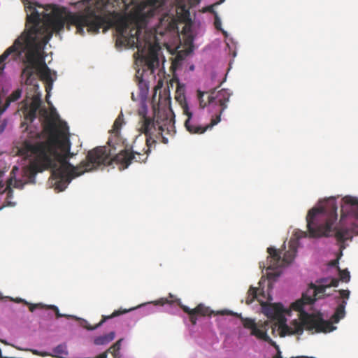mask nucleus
I'll use <instances>...</instances> for the list:
<instances>
[{
	"mask_svg": "<svg viewBox=\"0 0 358 358\" xmlns=\"http://www.w3.org/2000/svg\"><path fill=\"white\" fill-rule=\"evenodd\" d=\"M122 341V339L118 340L106 352L100 354L96 358H107L108 352L111 353L113 358H121L120 350L121 348Z\"/></svg>",
	"mask_w": 358,
	"mask_h": 358,
	"instance_id": "6ab92c4d",
	"label": "nucleus"
},
{
	"mask_svg": "<svg viewBox=\"0 0 358 358\" xmlns=\"http://www.w3.org/2000/svg\"><path fill=\"white\" fill-rule=\"evenodd\" d=\"M305 358H309V357H306ZM310 358H315V357H310Z\"/></svg>",
	"mask_w": 358,
	"mask_h": 358,
	"instance_id": "58836bf2",
	"label": "nucleus"
},
{
	"mask_svg": "<svg viewBox=\"0 0 358 358\" xmlns=\"http://www.w3.org/2000/svg\"><path fill=\"white\" fill-rule=\"evenodd\" d=\"M347 302L345 300H343L341 303L338 306L336 309V312L333 316V318L336 322H338L341 319L345 316V308Z\"/></svg>",
	"mask_w": 358,
	"mask_h": 358,
	"instance_id": "4be33fe9",
	"label": "nucleus"
},
{
	"mask_svg": "<svg viewBox=\"0 0 358 358\" xmlns=\"http://www.w3.org/2000/svg\"><path fill=\"white\" fill-rule=\"evenodd\" d=\"M257 289L253 287H250L248 292V299L246 300V303L248 304H250L253 302V301L257 298Z\"/></svg>",
	"mask_w": 358,
	"mask_h": 358,
	"instance_id": "b1692460",
	"label": "nucleus"
},
{
	"mask_svg": "<svg viewBox=\"0 0 358 358\" xmlns=\"http://www.w3.org/2000/svg\"><path fill=\"white\" fill-rule=\"evenodd\" d=\"M115 338V332L111 331L107 334L99 336L94 338V344L98 345H106L112 341Z\"/></svg>",
	"mask_w": 358,
	"mask_h": 358,
	"instance_id": "412c9836",
	"label": "nucleus"
},
{
	"mask_svg": "<svg viewBox=\"0 0 358 358\" xmlns=\"http://www.w3.org/2000/svg\"><path fill=\"white\" fill-rule=\"evenodd\" d=\"M36 115H37V112L34 113L33 110L29 108V110L27 115H26V118L27 120H29L31 122H32L36 117Z\"/></svg>",
	"mask_w": 358,
	"mask_h": 358,
	"instance_id": "cd10ccee",
	"label": "nucleus"
},
{
	"mask_svg": "<svg viewBox=\"0 0 358 358\" xmlns=\"http://www.w3.org/2000/svg\"><path fill=\"white\" fill-rule=\"evenodd\" d=\"M221 315H233L241 320L244 328L250 329V334L257 337L258 339L264 341L271 343L272 345L278 348L275 343L268 336L267 331L268 329L269 322L266 321L264 322L256 323L255 320L249 317H243L241 314L234 313L231 310H224L221 311Z\"/></svg>",
	"mask_w": 358,
	"mask_h": 358,
	"instance_id": "9b49d317",
	"label": "nucleus"
},
{
	"mask_svg": "<svg viewBox=\"0 0 358 358\" xmlns=\"http://www.w3.org/2000/svg\"><path fill=\"white\" fill-rule=\"evenodd\" d=\"M322 285L320 286L311 283L306 292L303 294L301 299L292 304L293 310L300 312L301 322L294 320L291 326L282 325V336L286 334L301 335L304 329L316 333H327L335 329L331 322L323 320L320 313H308L304 310L306 305H311L317 299H320L324 294L327 287H338L339 280L336 278L322 279Z\"/></svg>",
	"mask_w": 358,
	"mask_h": 358,
	"instance_id": "20e7f679",
	"label": "nucleus"
},
{
	"mask_svg": "<svg viewBox=\"0 0 358 358\" xmlns=\"http://www.w3.org/2000/svg\"><path fill=\"white\" fill-rule=\"evenodd\" d=\"M221 24H222V23H221L220 18L216 15L215 17V22H214V25H215V29L217 30H222Z\"/></svg>",
	"mask_w": 358,
	"mask_h": 358,
	"instance_id": "c756f323",
	"label": "nucleus"
},
{
	"mask_svg": "<svg viewBox=\"0 0 358 358\" xmlns=\"http://www.w3.org/2000/svg\"><path fill=\"white\" fill-rule=\"evenodd\" d=\"M166 0H131L130 3L123 1L122 11L130 12L143 22L153 17Z\"/></svg>",
	"mask_w": 358,
	"mask_h": 358,
	"instance_id": "1a4fd4ad",
	"label": "nucleus"
},
{
	"mask_svg": "<svg viewBox=\"0 0 358 358\" xmlns=\"http://www.w3.org/2000/svg\"><path fill=\"white\" fill-rule=\"evenodd\" d=\"M297 240H290L289 243V250L284 253L282 258L281 251L274 248L269 247L267 252L269 256L267 257V270H274L278 268L285 266L292 263L297 252Z\"/></svg>",
	"mask_w": 358,
	"mask_h": 358,
	"instance_id": "9d476101",
	"label": "nucleus"
},
{
	"mask_svg": "<svg viewBox=\"0 0 358 358\" xmlns=\"http://www.w3.org/2000/svg\"><path fill=\"white\" fill-rule=\"evenodd\" d=\"M118 35H120V34H118ZM121 40L124 41V38H120V36H118V38H117V41H116V43H118V41H121ZM122 42L124 43V41H122ZM125 44L127 45V43H125Z\"/></svg>",
	"mask_w": 358,
	"mask_h": 358,
	"instance_id": "c9c22d12",
	"label": "nucleus"
},
{
	"mask_svg": "<svg viewBox=\"0 0 358 358\" xmlns=\"http://www.w3.org/2000/svg\"><path fill=\"white\" fill-rule=\"evenodd\" d=\"M339 277L340 280L343 282H348L350 281V272L348 270H341L339 269Z\"/></svg>",
	"mask_w": 358,
	"mask_h": 358,
	"instance_id": "a878e982",
	"label": "nucleus"
},
{
	"mask_svg": "<svg viewBox=\"0 0 358 358\" xmlns=\"http://www.w3.org/2000/svg\"><path fill=\"white\" fill-rule=\"evenodd\" d=\"M178 304L180 308L189 316V320L193 325L196 324L197 316H209L212 314V310L208 307L200 303L196 308L190 309L187 306L181 303L180 299H178Z\"/></svg>",
	"mask_w": 358,
	"mask_h": 358,
	"instance_id": "2eb2a0df",
	"label": "nucleus"
},
{
	"mask_svg": "<svg viewBox=\"0 0 358 358\" xmlns=\"http://www.w3.org/2000/svg\"><path fill=\"white\" fill-rule=\"evenodd\" d=\"M117 31L120 37L124 38V42L131 48H136L138 55L144 62L147 69L154 73L159 66V52L160 47L158 44H152L150 41H141V28L134 26L130 27L124 19H121L117 26Z\"/></svg>",
	"mask_w": 358,
	"mask_h": 358,
	"instance_id": "39448f33",
	"label": "nucleus"
},
{
	"mask_svg": "<svg viewBox=\"0 0 358 358\" xmlns=\"http://www.w3.org/2000/svg\"><path fill=\"white\" fill-rule=\"evenodd\" d=\"M41 101L40 99L34 98L30 104L29 108L32 109L34 113L38 112L41 107Z\"/></svg>",
	"mask_w": 358,
	"mask_h": 358,
	"instance_id": "bb28decb",
	"label": "nucleus"
},
{
	"mask_svg": "<svg viewBox=\"0 0 358 358\" xmlns=\"http://www.w3.org/2000/svg\"><path fill=\"white\" fill-rule=\"evenodd\" d=\"M53 355L50 356L57 358H66L68 355L67 347L65 344H60L52 350Z\"/></svg>",
	"mask_w": 358,
	"mask_h": 358,
	"instance_id": "aec40b11",
	"label": "nucleus"
},
{
	"mask_svg": "<svg viewBox=\"0 0 358 358\" xmlns=\"http://www.w3.org/2000/svg\"><path fill=\"white\" fill-rule=\"evenodd\" d=\"M262 310H263V313L264 314L268 317V318H270L271 320H279L280 322V326H279V329H280V335L281 337H284L286 335H290L289 334H286L285 335L282 336V325H286L285 321L284 320V317H283V313L285 311L284 308H283V306L281 303H262ZM295 320H294L293 321L291 322L289 326L292 325V323ZM297 321V320H296ZM298 322H301V320L299 319V320H298ZM289 327V325H288Z\"/></svg>",
	"mask_w": 358,
	"mask_h": 358,
	"instance_id": "ddd939ff",
	"label": "nucleus"
},
{
	"mask_svg": "<svg viewBox=\"0 0 358 358\" xmlns=\"http://www.w3.org/2000/svg\"><path fill=\"white\" fill-rule=\"evenodd\" d=\"M138 129L145 135L144 145L143 139L136 137L131 148H128L127 145H124V141L120 136V141L117 142L122 147H117L120 150L115 157L116 164L120 165V169H127L134 161L145 162L151 149L155 148L158 141L167 144L169 137L173 136L175 134L173 126L170 120H166V123L160 124L145 114L139 121Z\"/></svg>",
	"mask_w": 358,
	"mask_h": 358,
	"instance_id": "7ed1b4c3",
	"label": "nucleus"
},
{
	"mask_svg": "<svg viewBox=\"0 0 358 358\" xmlns=\"http://www.w3.org/2000/svg\"><path fill=\"white\" fill-rule=\"evenodd\" d=\"M138 85L141 89L145 88V90H148L147 84L143 79H139Z\"/></svg>",
	"mask_w": 358,
	"mask_h": 358,
	"instance_id": "473e14b6",
	"label": "nucleus"
},
{
	"mask_svg": "<svg viewBox=\"0 0 358 358\" xmlns=\"http://www.w3.org/2000/svg\"><path fill=\"white\" fill-rule=\"evenodd\" d=\"M306 233L304 231H300V236H297V238H301L302 237H306Z\"/></svg>",
	"mask_w": 358,
	"mask_h": 358,
	"instance_id": "72a5a7b5",
	"label": "nucleus"
},
{
	"mask_svg": "<svg viewBox=\"0 0 358 358\" xmlns=\"http://www.w3.org/2000/svg\"><path fill=\"white\" fill-rule=\"evenodd\" d=\"M217 101L220 103V110L219 114H217L215 117H213L210 124L202 127L197 124V122L192 119V113L189 111V107L187 104L182 106L183 113L187 116V120L185 121V127L186 129L192 134H203L206 130L211 129L213 126L217 124L221 120V115L227 108V103L229 101V94L222 90L217 96H215ZM209 101L214 99L213 96H209Z\"/></svg>",
	"mask_w": 358,
	"mask_h": 358,
	"instance_id": "6e6552de",
	"label": "nucleus"
},
{
	"mask_svg": "<svg viewBox=\"0 0 358 358\" xmlns=\"http://www.w3.org/2000/svg\"><path fill=\"white\" fill-rule=\"evenodd\" d=\"M15 301L17 303L23 302L25 304L28 305L29 309L31 312H34L37 308H41V309L45 308V306H46L45 305H43L42 303H35V304L29 303L22 299H17L15 300Z\"/></svg>",
	"mask_w": 358,
	"mask_h": 358,
	"instance_id": "5701e85b",
	"label": "nucleus"
},
{
	"mask_svg": "<svg viewBox=\"0 0 358 358\" xmlns=\"http://www.w3.org/2000/svg\"><path fill=\"white\" fill-rule=\"evenodd\" d=\"M40 113L43 115V116H45L47 115V110L46 109H42L40 111Z\"/></svg>",
	"mask_w": 358,
	"mask_h": 358,
	"instance_id": "f704fd0d",
	"label": "nucleus"
},
{
	"mask_svg": "<svg viewBox=\"0 0 358 358\" xmlns=\"http://www.w3.org/2000/svg\"><path fill=\"white\" fill-rule=\"evenodd\" d=\"M31 352H32L34 355H40V356H42V357L48 356V355H50V354H49V353H47V352H39V351H38L37 350H31Z\"/></svg>",
	"mask_w": 358,
	"mask_h": 358,
	"instance_id": "2f4dec72",
	"label": "nucleus"
},
{
	"mask_svg": "<svg viewBox=\"0 0 358 358\" xmlns=\"http://www.w3.org/2000/svg\"><path fill=\"white\" fill-rule=\"evenodd\" d=\"M0 299H2L1 293L0 292Z\"/></svg>",
	"mask_w": 358,
	"mask_h": 358,
	"instance_id": "4c0bfd02",
	"label": "nucleus"
},
{
	"mask_svg": "<svg viewBox=\"0 0 358 358\" xmlns=\"http://www.w3.org/2000/svg\"><path fill=\"white\" fill-rule=\"evenodd\" d=\"M45 309H50V310H52L55 313V315H56V317L57 318H60V317H66V318H70L71 317V315H66V314H61L59 313V310L58 309V308L55 306V305H49V306H45Z\"/></svg>",
	"mask_w": 358,
	"mask_h": 358,
	"instance_id": "393cba45",
	"label": "nucleus"
},
{
	"mask_svg": "<svg viewBox=\"0 0 358 358\" xmlns=\"http://www.w3.org/2000/svg\"><path fill=\"white\" fill-rule=\"evenodd\" d=\"M12 182V178L8 180L7 184L0 180V210L4 207H14L16 204L12 201L13 197V191L10 187Z\"/></svg>",
	"mask_w": 358,
	"mask_h": 358,
	"instance_id": "4468645a",
	"label": "nucleus"
},
{
	"mask_svg": "<svg viewBox=\"0 0 358 358\" xmlns=\"http://www.w3.org/2000/svg\"><path fill=\"white\" fill-rule=\"evenodd\" d=\"M165 303H171V301H169L167 299H161L155 302L156 305L163 306Z\"/></svg>",
	"mask_w": 358,
	"mask_h": 358,
	"instance_id": "7c9ffc66",
	"label": "nucleus"
},
{
	"mask_svg": "<svg viewBox=\"0 0 358 358\" xmlns=\"http://www.w3.org/2000/svg\"><path fill=\"white\" fill-rule=\"evenodd\" d=\"M41 52H40L38 53V55L36 57L35 64L31 65V69H28V71H27L26 69L28 66L31 65L29 62L26 61L27 54V50L21 52V54L19 57L16 55L15 52H12L7 55V58L9 56H10V59L13 61L20 60L24 65V67L22 69V71L21 78L24 81V84L27 85H33L38 87V76L42 80H45L47 83H51L52 82L50 70L44 62V59L41 56Z\"/></svg>",
	"mask_w": 358,
	"mask_h": 358,
	"instance_id": "0eeeda50",
	"label": "nucleus"
},
{
	"mask_svg": "<svg viewBox=\"0 0 358 358\" xmlns=\"http://www.w3.org/2000/svg\"><path fill=\"white\" fill-rule=\"evenodd\" d=\"M341 295V297H342L344 299H348L350 296V291L347 289H341L338 291Z\"/></svg>",
	"mask_w": 358,
	"mask_h": 358,
	"instance_id": "c85d7f7f",
	"label": "nucleus"
},
{
	"mask_svg": "<svg viewBox=\"0 0 358 358\" xmlns=\"http://www.w3.org/2000/svg\"><path fill=\"white\" fill-rule=\"evenodd\" d=\"M131 310L132 309H128V310L127 309H120L117 310H115L110 315H108V316L103 315L102 320L99 323H97L95 326L87 325V326H85V328L88 330H94V329H97L98 327H99L100 326H101L103 324V323H104L107 320L120 316V315L127 313Z\"/></svg>",
	"mask_w": 358,
	"mask_h": 358,
	"instance_id": "a211bd4d",
	"label": "nucleus"
},
{
	"mask_svg": "<svg viewBox=\"0 0 358 358\" xmlns=\"http://www.w3.org/2000/svg\"><path fill=\"white\" fill-rule=\"evenodd\" d=\"M24 7L27 12L25 28L14 41L13 45L0 56V63L6 59L7 55L12 52H15L16 55L19 57L21 52L27 50L26 61L29 62L30 65H33L36 62L37 55L40 52H43L52 34L62 31L66 24L68 27L75 26L77 32L83 35L85 27H87L88 32L98 33L105 24L111 25L113 20L122 17L121 13L118 11L106 13L103 10L101 15H96L94 12L87 14L70 13L64 18L59 15L47 13L43 7L39 6L38 9L33 3H25ZM31 66H28L26 70L31 69Z\"/></svg>",
	"mask_w": 358,
	"mask_h": 358,
	"instance_id": "f03ea898",
	"label": "nucleus"
},
{
	"mask_svg": "<svg viewBox=\"0 0 358 358\" xmlns=\"http://www.w3.org/2000/svg\"><path fill=\"white\" fill-rule=\"evenodd\" d=\"M222 90L227 91L229 94V98L231 97V93L228 90H226V89H222V90H219L217 92H216L215 89H213V90L210 91V93L203 92L201 91H198V99L199 101L200 106L201 108H204L208 104H209V105H213H213H215V106H219V109L217 110V114H219V111L220 110V103L218 101H217L215 98L213 99L210 101H209V99L208 98H209V96H213L214 97L217 96L218 93H220Z\"/></svg>",
	"mask_w": 358,
	"mask_h": 358,
	"instance_id": "dca6fc26",
	"label": "nucleus"
},
{
	"mask_svg": "<svg viewBox=\"0 0 358 358\" xmlns=\"http://www.w3.org/2000/svg\"><path fill=\"white\" fill-rule=\"evenodd\" d=\"M342 219L347 217L348 222L352 225V231L358 234V198L345 196L342 199Z\"/></svg>",
	"mask_w": 358,
	"mask_h": 358,
	"instance_id": "f8f14e48",
	"label": "nucleus"
},
{
	"mask_svg": "<svg viewBox=\"0 0 358 358\" xmlns=\"http://www.w3.org/2000/svg\"><path fill=\"white\" fill-rule=\"evenodd\" d=\"M59 115L52 111L45 118V131L48 134L44 141L34 143L24 142L19 152L25 157L30 158L31 169L35 172H42L51 169L52 184L59 192L64 191L71 180L85 172L92 171L113 162L116 164L115 157L117 147H122L120 133L124 124L121 113L114 122L111 137L108 139L109 148L96 147L87 152L86 160L74 166L69 159L73 156L70 152L71 143L69 127L65 122H59Z\"/></svg>",
	"mask_w": 358,
	"mask_h": 358,
	"instance_id": "f257e3e1",
	"label": "nucleus"
},
{
	"mask_svg": "<svg viewBox=\"0 0 358 358\" xmlns=\"http://www.w3.org/2000/svg\"><path fill=\"white\" fill-rule=\"evenodd\" d=\"M328 205L330 208L329 215H326L324 208H313L308 211L306 221L310 237L329 236L332 226L337 220V206L334 199L328 201Z\"/></svg>",
	"mask_w": 358,
	"mask_h": 358,
	"instance_id": "423d86ee",
	"label": "nucleus"
},
{
	"mask_svg": "<svg viewBox=\"0 0 358 358\" xmlns=\"http://www.w3.org/2000/svg\"><path fill=\"white\" fill-rule=\"evenodd\" d=\"M19 182H18V181H16V180H15V185H14V187H20V185H19Z\"/></svg>",
	"mask_w": 358,
	"mask_h": 358,
	"instance_id": "e433bc0d",
	"label": "nucleus"
},
{
	"mask_svg": "<svg viewBox=\"0 0 358 358\" xmlns=\"http://www.w3.org/2000/svg\"><path fill=\"white\" fill-rule=\"evenodd\" d=\"M335 237L336 238V241L339 243H341L340 249L342 250L345 248L343 243H345V241L348 240L349 238H351L352 236L350 231L348 229L341 228L336 229Z\"/></svg>",
	"mask_w": 358,
	"mask_h": 358,
	"instance_id": "f3484780",
	"label": "nucleus"
}]
</instances>
